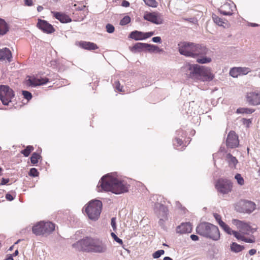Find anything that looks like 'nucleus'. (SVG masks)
<instances>
[{
    "mask_svg": "<svg viewBox=\"0 0 260 260\" xmlns=\"http://www.w3.org/2000/svg\"><path fill=\"white\" fill-rule=\"evenodd\" d=\"M155 34L154 31H150L148 32H145V38L146 39L151 37Z\"/></svg>",
    "mask_w": 260,
    "mask_h": 260,
    "instance_id": "obj_56",
    "label": "nucleus"
},
{
    "mask_svg": "<svg viewBox=\"0 0 260 260\" xmlns=\"http://www.w3.org/2000/svg\"><path fill=\"white\" fill-rule=\"evenodd\" d=\"M111 226L114 230H115L116 228V218L114 217H113L111 219Z\"/></svg>",
    "mask_w": 260,
    "mask_h": 260,
    "instance_id": "obj_54",
    "label": "nucleus"
},
{
    "mask_svg": "<svg viewBox=\"0 0 260 260\" xmlns=\"http://www.w3.org/2000/svg\"><path fill=\"white\" fill-rule=\"evenodd\" d=\"M187 77L194 80L210 82L214 78L210 68L197 64H186L182 68Z\"/></svg>",
    "mask_w": 260,
    "mask_h": 260,
    "instance_id": "obj_2",
    "label": "nucleus"
},
{
    "mask_svg": "<svg viewBox=\"0 0 260 260\" xmlns=\"http://www.w3.org/2000/svg\"><path fill=\"white\" fill-rule=\"evenodd\" d=\"M51 14L61 23H68L72 21L71 18L65 14L54 11H51Z\"/></svg>",
    "mask_w": 260,
    "mask_h": 260,
    "instance_id": "obj_20",
    "label": "nucleus"
},
{
    "mask_svg": "<svg viewBox=\"0 0 260 260\" xmlns=\"http://www.w3.org/2000/svg\"><path fill=\"white\" fill-rule=\"evenodd\" d=\"M152 40L154 43H160L161 38L160 37H154L152 38Z\"/></svg>",
    "mask_w": 260,
    "mask_h": 260,
    "instance_id": "obj_57",
    "label": "nucleus"
},
{
    "mask_svg": "<svg viewBox=\"0 0 260 260\" xmlns=\"http://www.w3.org/2000/svg\"><path fill=\"white\" fill-rule=\"evenodd\" d=\"M165 253L164 250H158L152 254V256L154 258H158Z\"/></svg>",
    "mask_w": 260,
    "mask_h": 260,
    "instance_id": "obj_40",
    "label": "nucleus"
},
{
    "mask_svg": "<svg viewBox=\"0 0 260 260\" xmlns=\"http://www.w3.org/2000/svg\"><path fill=\"white\" fill-rule=\"evenodd\" d=\"M130 185L125 180L117 178L113 174L103 176L99 182L98 191H111L119 194L128 191Z\"/></svg>",
    "mask_w": 260,
    "mask_h": 260,
    "instance_id": "obj_1",
    "label": "nucleus"
},
{
    "mask_svg": "<svg viewBox=\"0 0 260 260\" xmlns=\"http://www.w3.org/2000/svg\"><path fill=\"white\" fill-rule=\"evenodd\" d=\"M9 181V179L2 178V181L0 183L1 185H3L6 184Z\"/></svg>",
    "mask_w": 260,
    "mask_h": 260,
    "instance_id": "obj_59",
    "label": "nucleus"
},
{
    "mask_svg": "<svg viewBox=\"0 0 260 260\" xmlns=\"http://www.w3.org/2000/svg\"><path fill=\"white\" fill-rule=\"evenodd\" d=\"M147 43H137L133 47H130L131 51L133 53L146 51Z\"/></svg>",
    "mask_w": 260,
    "mask_h": 260,
    "instance_id": "obj_24",
    "label": "nucleus"
},
{
    "mask_svg": "<svg viewBox=\"0 0 260 260\" xmlns=\"http://www.w3.org/2000/svg\"><path fill=\"white\" fill-rule=\"evenodd\" d=\"M244 249V247L243 246H241L235 242H233L231 245V251L235 253L242 251Z\"/></svg>",
    "mask_w": 260,
    "mask_h": 260,
    "instance_id": "obj_29",
    "label": "nucleus"
},
{
    "mask_svg": "<svg viewBox=\"0 0 260 260\" xmlns=\"http://www.w3.org/2000/svg\"><path fill=\"white\" fill-rule=\"evenodd\" d=\"M159 218V220L158 223H159V225L161 226H164L165 221L168 220V216H166V218H165V217H160Z\"/></svg>",
    "mask_w": 260,
    "mask_h": 260,
    "instance_id": "obj_51",
    "label": "nucleus"
},
{
    "mask_svg": "<svg viewBox=\"0 0 260 260\" xmlns=\"http://www.w3.org/2000/svg\"><path fill=\"white\" fill-rule=\"evenodd\" d=\"M217 191L222 194H227L231 191L233 187L232 182L226 179L218 180L215 185Z\"/></svg>",
    "mask_w": 260,
    "mask_h": 260,
    "instance_id": "obj_9",
    "label": "nucleus"
},
{
    "mask_svg": "<svg viewBox=\"0 0 260 260\" xmlns=\"http://www.w3.org/2000/svg\"><path fill=\"white\" fill-rule=\"evenodd\" d=\"M240 75H246L250 72V69L246 67H238Z\"/></svg>",
    "mask_w": 260,
    "mask_h": 260,
    "instance_id": "obj_38",
    "label": "nucleus"
},
{
    "mask_svg": "<svg viewBox=\"0 0 260 260\" xmlns=\"http://www.w3.org/2000/svg\"><path fill=\"white\" fill-rule=\"evenodd\" d=\"M214 217L215 218L216 220L218 222L219 225L220 226L221 225V222H223V221L221 220V216L217 213H214Z\"/></svg>",
    "mask_w": 260,
    "mask_h": 260,
    "instance_id": "obj_50",
    "label": "nucleus"
},
{
    "mask_svg": "<svg viewBox=\"0 0 260 260\" xmlns=\"http://www.w3.org/2000/svg\"><path fill=\"white\" fill-rule=\"evenodd\" d=\"M121 5L123 6V7H128L129 5V3L127 1H123L122 2V4Z\"/></svg>",
    "mask_w": 260,
    "mask_h": 260,
    "instance_id": "obj_60",
    "label": "nucleus"
},
{
    "mask_svg": "<svg viewBox=\"0 0 260 260\" xmlns=\"http://www.w3.org/2000/svg\"><path fill=\"white\" fill-rule=\"evenodd\" d=\"M225 151V149H224V147H221L220 148V149H219V150L218 151V153H214V154H213V159H215L217 157V155H218V154H219V153L222 152H223V151Z\"/></svg>",
    "mask_w": 260,
    "mask_h": 260,
    "instance_id": "obj_53",
    "label": "nucleus"
},
{
    "mask_svg": "<svg viewBox=\"0 0 260 260\" xmlns=\"http://www.w3.org/2000/svg\"><path fill=\"white\" fill-rule=\"evenodd\" d=\"M208 49L204 46L194 44L193 52L191 53V57L197 58L199 56L205 55L208 53Z\"/></svg>",
    "mask_w": 260,
    "mask_h": 260,
    "instance_id": "obj_13",
    "label": "nucleus"
},
{
    "mask_svg": "<svg viewBox=\"0 0 260 260\" xmlns=\"http://www.w3.org/2000/svg\"><path fill=\"white\" fill-rule=\"evenodd\" d=\"M182 143H183V142H182V140L177 138L175 139V141L174 142V145L175 147L176 148V149H180L179 148H178V147L181 146Z\"/></svg>",
    "mask_w": 260,
    "mask_h": 260,
    "instance_id": "obj_43",
    "label": "nucleus"
},
{
    "mask_svg": "<svg viewBox=\"0 0 260 260\" xmlns=\"http://www.w3.org/2000/svg\"><path fill=\"white\" fill-rule=\"evenodd\" d=\"M38 174L39 172L36 168H31L29 171V175L30 176L37 177L38 176Z\"/></svg>",
    "mask_w": 260,
    "mask_h": 260,
    "instance_id": "obj_45",
    "label": "nucleus"
},
{
    "mask_svg": "<svg viewBox=\"0 0 260 260\" xmlns=\"http://www.w3.org/2000/svg\"><path fill=\"white\" fill-rule=\"evenodd\" d=\"M9 30V27L6 21L0 18V35L3 36Z\"/></svg>",
    "mask_w": 260,
    "mask_h": 260,
    "instance_id": "obj_28",
    "label": "nucleus"
},
{
    "mask_svg": "<svg viewBox=\"0 0 260 260\" xmlns=\"http://www.w3.org/2000/svg\"><path fill=\"white\" fill-rule=\"evenodd\" d=\"M221 225L220 227L229 235H232L235 231L232 230V229L224 222H221Z\"/></svg>",
    "mask_w": 260,
    "mask_h": 260,
    "instance_id": "obj_33",
    "label": "nucleus"
},
{
    "mask_svg": "<svg viewBox=\"0 0 260 260\" xmlns=\"http://www.w3.org/2000/svg\"><path fill=\"white\" fill-rule=\"evenodd\" d=\"M111 236L112 238L114 239V240L117 242V243L122 244V240L119 238L114 233H112L111 234Z\"/></svg>",
    "mask_w": 260,
    "mask_h": 260,
    "instance_id": "obj_49",
    "label": "nucleus"
},
{
    "mask_svg": "<svg viewBox=\"0 0 260 260\" xmlns=\"http://www.w3.org/2000/svg\"><path fill=\"white\" fill-rule=\"evenodd\" d=\"M199 56L200 57L198 58L197 59V61L199 63L204 64L211 61V58L210 57L204 56V55Z\"/></svg>",
    "mask_w": 260,
    "mask_h": 260,
    "instance_id": "obj_32",
    "label": "nucleus"
},
{
    "mask_svg": "<svg viewBox=\"0 0 260 260\" xmlns=\"http://www.w3.org/2000/svg\"><path fill=\"white\" fill-rule=\"evenodd\" d=\"M235 8L236 6L233 2L225 3L220 7L218 10L221 14L224 15L230 16L233 14Z\"/></svg>",
    "mask_w": 260,
    "mask_h": 260,
    "instance_id": "obj_15",
    "label": "nucleus"
},
{
    "mask_svg": "<svg viewBox=\"0 0 260 260\" xmlns=\"http://www.w3.org/2000/svg\"><path fill=\"white\" fill-rule=\"evenodd\" d=\"M129 38L136 41L146 39L145 32L138 30H135L131 32L129 35Z\"/></svg>",
    "mask_w": 260,
    "mask_h": 260,
    "instance_id": "obj_27",
    "label": "nucleus"
},
{
    "mask_svg": "<svg viewBox=\"0 0 260 260\" xmlns=\"http://www.w3.org/2000/svg\"><path fill=\"white\" fill-rule=\"evenodd\" d=\"M242 122L244 124L246 125L247 127H248L251 123V120L250 119L243 118Z\"/></svg>",
    "mask_w": 260,
    "mask_h": 260,
    "instance_id": "obj_52",
    "label": "nucleus"
},
{
    "mask_svg": "<svg viewBox=\"0 0 260 260\" xmlns=\"http://www.w3.org/2000/svg\"><path fill=\"white\" fill-rule=\"evenodd\" d=\"M232 235H233L237 239L241 240L242 241H243V239L244 238V236L243 235L244 234H242L237 231H234V232L233 233V234Z\"/></svg>",
    "mask_w": 260,
    "mask_h": 260,
    "instance_id": "obj_42",
    "label": "nucleus"
},
{
    "mask_svg": "<svg viewBox=\"0 0 260 260\" xmlns=\"http://www.w3.org/2000/svg\"><path fill=\"white\" fill-rule=\"evenodd\" d=\"M114 87L115 89L118 91H122L123 86L120 85L119 81H116L114 83Z\"/></svg>",
    "mask_w": 260,
    "mask_h": 260,
    "instance_id": "obj_48",
    "label": "nucleus"
},
{
    "mask_svg": "<svg viewBox=\"0 0 260 260\" xmlns=\"http://www.w3.org/2000/svg\"><path fill=\"white\" fill-rule=\"evenodd\" d=\"M13 256L12 254H8L7 255V258L5 260H13Z\"/></svg>",
    "mask_w": 260,
    "mask_h": 260,
    "instance_id": "obj_63",
    "label": "nucleus"
},
{
    "mask_svg": "<svg viewBox=\"0 0 260 260\" xmlns=\"http://www.w3.org/2000/svg\"><path fill=\"white\" fill-rule=\"evenodd\" d=\"M12 53L9 49L5 48L0 50V60L11 61Z\"/></svg>",
    "mask_w": 260,
    "mask_h": 260,
    "instance_id": "obj_22",
    "label": "nucleus"
},
{
    "mask_svg": "<svg viewBox=\"0 0 260 260\" xmlns=\"http://www.w3.org/2000/svg\"><path fill=\"white\" fill-rule=\"evenodd\" d=\"M37 27L44 32L51 34L55 31L53 26L44 20L39 19Z\"/></svg>",
    "mask_w": 260,
    "mask_h": 260,
    "instance_id": "obj_16",
    "label": "nucleus"
},
{
    "mask_svg": "<svg viewBox=\"0 0 260 260\" xmlns=\"http://www.w3.org/2000/svg\"><path fill=\"white\" fill-rule=\"evenodd\" d=\"M33 150L34 147L32 146H28L25 149L22 150L21 152L24 156L27 157Z\"/></svg>",
    "mask_w": 260,
    "mask_h": 260,
    "instance_id": "obj_36",
    "label": "nucleus"
},
{
    "mask_svg": "<svg viewBox=\"0 0 260 260\" xmlns=\"http://www.w3.org/2000/svg\"><path fill=\"white\" fill-rule=\"evenodd\" d=\"M22 94L25 99H27V100H30L32 98L31 93L27 91H23Z\"/></svg>",
    "mask_w": 260,
    "mask_h": 260,
    "instance_id": "obj_47",
    "label": "nucleus"
},
{
    "mask_svg": "<svg viewBox=\"0 0 260 260\" xmlns=\"http://www.w3.org/2000/svg\"><path fill=\"white\" fill-rule=\"evenodd\" d=\"M235 178L236 179L238 183L240 185H243L244 184V180L243 178L241 176V174H237Z\"/></svg>",
    "mask_w": 260,
    "mask_h": 260,
    "instance_id": "obj_39",
    "label": "nucleus"
},
{
    "mask_svg": "<svg viewBox=\"0 0 260 260\" xmlns=\"http://www.w3.org/2000/svg\"><path fill=\"white\" fill-rule=\"evenodd\" d=\"M226 142L227 147L231 148H235L238 146V138L234 131H231L229 133Z\"/></svg>",
    "mask_w": 260,
    "mask_h": 260,
    "instance_id": "obj_14",
    "label": "nucleus"
},
{
    "mask_svg": "<svg viewBox=\"0 0 260 260\" xmlns=\"http://www.w3.org/2000/svg\"><path fill=\"white\" fill-rule=\"evenodd\" d=\"M13 90L7 85L0 86V100L4 105H8L14 98Z\"/></svg>",
    "mask_w": 260,
    "mask_h": 260,
    "instance_id": "obj_7",
    "label": "nucleus"
},
{
    "mask_svg": "<svg viewBox=\"0 0 260 260\" xmlns=\"http://www.w3.org/2000/svg\"><path fill=\"white\" fill-rule=\"evenodd\" d=\"M256 250L254 249H250L249 251V254L250 255H253L254 254H255L256 253Z\"/></svg>",
    "mask_w": 260,
    "mask_h": 260,
    "instance_id": "obj_62",
    "label": "nucleus"
},
{
    "mask_svg": "<svg viewBox=\"0 0 260 260\" xmlns=\"http://www.w3.org/2000/svg\"><path fill=\"white\" fill-rule=\"evenodd\" d=\"M232 222L236 226L240 232L244 235H248L249 233H253L256 231V229L251 228L249 223L244 221L234 219L232 220Z\"/></svg>",
    "mask_w": 260,
    "mask_h": 260,
    "instance_id": "obj_8",
    "label": "nucleus"
},
{
    "mask_svg": "<svg viewBox=\"0 0 260 260\" xmlns=\"http://www.w3.org/2000/svg\"><path fill=\"white\" fill-rule=\"evenodd\" d=\"M212 19L215 23L220 26H222L224 28L229 26L228 21L226 19L221 18L215 14L212 15Z\"/></svg>",
    "mask_w": 260,
    "mask_h": 260,
    "instance_id": "obj_25",
    "label": "nucleus"
},
{
    "mask_svg": "<svg viewBox=\"0 0 260 260\" xmlns=\"http://www.w3.org/2000/svg\"><path fill=\"white\" fill-rule=\"evenodd\" d=\"M55 230V224L51 222L40 221L32 228V233L37 236L48 235Z\"/></svg>",
    "mask_w": 260,
    "mask_h": 260,
    "instance_id": "obj_6",
    "label": "nucleus"
},
{
    "mask_svg": "<svg viewBox=\"0 0 260 260\" xmlns=\"http://www.w3.org/2000/svg\"><path fill=\"white\" fill-rule=\"evenodd\" d=\"M144 19L156 24H161L163 23L161 14L156 12L146 13Z\"/></svg>",
    "mask_w": 260,
    "mask_h": 260,
    "instance_id": "obj_11",
    "label": "nucleus"
},
{
    "mask_svg": "<svg viewBox=\"0 0 260 260\" xmlns=\"http://www.w3.org/2000/svg\"><path fill=\"white\" fill-rule=\"evenodd\" d=\"M176 231L180 234L189 233L192 231V225L189 222L182 223L177 228Z\"/></svg>",
    "mask_w": 260,
    "mask_h": 260,
    "instance_id": "obj_21",
    "label": "nucleus"
},
{
    "mask_svg": "<svg viewBox=\"0 0 260 260\" xmlns=\"http://www.w3.org/2000/svg\"><path fill=\"white\" fill-rule=\"evenodd\" d=\"M246 98L249 105L253 106L260 105V91L255 90L248 92Z\"/></svg>",
    "mask_w": 260,
    "mask_h": 260,
    "instance_id": "obj_12",
    "label": "nucleus"
},
{
    "mask_svg": "<svg viewBox=\"0 0 260 260\" xmlns=\"http://www.w3.org/2000/svg\"><path fill=\"white\" fill-rule=\"evenodd\" d=\"M131 21V18L128 16H126L124 17L120 21V24L121 25H125L127 24L128 23H129Z\"/></svg>",
    "mask_w": 260,
    "mask_h": 260,
    "instance_id": "obj_41",
    "label": "nucleus"
},
{
    "mask_svg": "<svg viewBox=\"0 0 260 260\" xmlns=\"http://www.w3.org/2000/svg\"><path fill=\"white\" fill-rule=\"evenodd\" d=\"M73 246L78 250L97 253H103L107 251L106 242L98 238L86 237L77 241Z\"/></svg>",
    "mask_w": 260,
    "mask_h": 260,
    "instance_id": "obj_3",
    "label": "nucleus"
},
{
    "mask_svg": "<svg viewBox=\"0 0 260 260\" xmlns=\"http://www.w3.org/2000/svg\"><path fill=\"white\" fill-rule=\"evenodd\" d=\"M196 231L198 234L214 241H217L220 238L218 227L209 223H201L197 227Z\"/></svg>",
    "mask_w": 260,
    "mask_h": 260,
    "instance_id": "obj_4",
    "label": "nucleus"
},
{
    "mask_svg": "<svg viewBox=\"0 0 260 260\" xmlns=\"http://www.w3.org/2000/svg\"><path fill=\"white\" fill-rule=\"evenodd\" d=\"M241 206V212L250 214L256 209V205L252 201H244L242 203Z\"/></svg>",
    "mask_w": 260,
    "mask_h": 260,
    "instance_id": "obj_17",
    "label": "nucleus"
},
{
    "mask_svg": "<svg viewBox=\"0 0 260 260\" xmlns=\"http://www.w3.org/2000/svg\"><path fill=\"white\" fill-rule=\"evenodd\" d=\"M239 73L238 67L233 68L230 71V75L234 78L238 77L240 75Z\"/></svg>",
    "mask_w": 260,
    "mask_h": 260,
    "instance_id": "obj_34",
    "label": "nucleus"
},
{
    "mask_svg": "<svg viewBox=\"0 0 260 260\" xmlns=\"http://www.w3.org/2000/svg\"><path fill=\"white\" fill-rule=\"evenodd\" d=\"M194 43L188 42H182L178 44L179 53L187 57H190L193 52Z\"/></svg>",
    "mask_w": 260,
    "mask_h": 260,
    "instance_id": "obj_10",
    "label": "nucleus"
},
{
    "mask_svg": "<svg viewBox=\"0 0 260 260\" xmlns=\"http://www.w3.org/2000/svg\"><path fill=\"white\" fill-rule=\"evenodd\" d=\"M254 110L252 109L247 108H239L237 109L236 112L239 114H250Z\"/></svg>",
    "mask_w": 260,
    "mask_h": 260,
    "instance_id": "obj_31",
    "label": "nucleus"
},
{
    "mask_svg": "<svg viewBox=\"0 0 260 260\" xmlns=\"http://www.w3.org/2000/svg\"><path fill=\"white\" fill-rule=\"evenodd\" d=\"M190 238L193 241H197L199 240V237L198 236L196 235H190Z\"/></svg>",
    "mask_w": 260,
    "mask_h": 260,
    "instance_id": "obj_61",
    "label": "nucleus"
},
{
    "mask_svg": "<svg viewBox=\"0 0 260 260\" xmlns=\"http://www.w3.org/2000/svg\"><path fill=\"white\" fill-rule=\"evenodd\" d=\"M145 4L149 7L156 8L158 3L155 0H143Z\"/></svg>",
    "mask_w": 260,
    "mask_h": 260,
    "instance_id": "obj_35",
    "label": "nucleus"
},
{
    "mask_svg": "<svg viewBox=\"0 0 260 260\" xmlns=\"http://www.w3.org/2000/svg\"><path fill=\"white\" fill-rule=\"evenodd\" d=\"M26 82L29 86L35 87L46 84L49 82L47 78H37L36 77H29Z\"/></svg>",
    "mask_w": 260,
    "mask_h": 260,
    "instance_id": "obj_19",
    "label": "nucleus"
},
{
    "mask_svg": "<svg viewBox=\"0 0 260 260\" xmlns=\"http://www.w3.org/2000/svg\"><path fill=\"white\" fill-rule=\"evenodd\" d=\"M79 46L83 49L88 50H94L98 48V46L92 42L83 41L79 42Z\"/></svg>",
    "mask_w": 260,
    "mask_h": 260,
    "instance_id": "obj_23",
    "label": "nucleus"
},
{
    "mask_svg": "<svg viewBox=\"0 0 260 260\" xmlns=\"http://www.w3.org/2000/svg\"><path fill=\"white\" fill-rule=\"evenodd\" d=\"M106 30L109 33H113L114 31L115 28L114 26L111 24H107L106 26Z\"/></svg>",
    "mask_w": 260,
    "mask_h": 260,
    "instance_id": "obj_44",
    "label": "nucleus"
},
{
    "mask_svg": "<svg viewBox=\"0 0 260 260\" xmlns=\"http://www.w3.org/2000/svg\"><path fill=\"white\" fill-rule=\"evenodd\" d=\"M147 47L146 51H148L150 52H160L162 51V49H160L158 46L156 45L147 44Z\"/></svg>",
    "mask_w": 260,
    "mask_h": 260,
    "instance_id": "obj_30",
    "label": "nucleus"
},
{
    "mask_svg": "<svg viewBox=\"0 0 260 260\" xmlns=\"http://www.w3.org/2000/svg\"><path fill=\"white\" fill-rule=\"evenodd\" d=\"M154 210L157 214L158 217L168 216V209L163 204L159 203H155L154 204Z\"/></svg>",
    "mask_w": 260,
    "mask_h": 260,
    "instance_id": "obj_18",
    "label": "nucleus"
},
{
    "mask_svg": "<svg viewBox=\"0 0 260 260\" xmlns=\"http://www.w3.org/2000/svg\"><path fill=\"white\" fill-rule=\"evenodd\" d=\"M25 6H31L33 5L34 3L32 0H24Z\"/></svg>",
    "mask_w": 260,
    "mask_h": 260,
    "instance_id": "obj_55",
    "label": "nucleus"
},
{
    "mask_svg": "<svg viewBox=\"0 0 260 260\" xmlns=\"http://www.w3.org/2000/svg\"><path fill=\"white\" fill-rule=\"evenodd\" d=\"M102 203L99 200L90 201L85 208V211L91 220H97L101 214Z\"/></svg>",
    "mask_w": 260,
    "mask_h": 260,
    "instance_id": "obj_5",
    "label": "nucleus"
},
{
    "mask_svg": "<svg viewBox=\"0 0 260 260\" xmlns=\"http://www.w3.org/2000/svg\"><path fill=\"white\" fill-rule=\"evenodd\" d=\"M258 25L256 23H249L248 26H252V27H256Z\"/></svg>",
    "mask_w": 260,
    "mask_h": 260,
    "instance_id": "obj_64",
    "label": "nucleus"
},
{
    "mask_svg": "<svg viewBox=\"0 0 260 260\" xmlns=\"http://www.w3.org/2000/svg\"><path fill=\"white\" fill-rule=\"evenodd\" d=\"M40 157H41V156L39 154H38L36 152L34 153L30 157L31 162L33 164H36L38 163V159Z\"/></svg>",
    "mask_w": 260,
    "mask_h": 260,
    "instance_id": "obj_37",
    "label": "nucleus"
},
{
    "mask_svg": "<svg viewBox=\"0 0 260 260\" xmlns=\"http://www.w3.org/2000/svg\"><path fill=\"white\" fill-rule=\"evenodd\" d=\"M225 159L230 168H236L238 161L235 156H233L231 153H228L226 154Z\"/></svg>",
    "mask_w": 260,
    "mask_h": 260,
    "instance_id": "obj_26",
    "label": "nucleus"
},
{
    "mask_svg": "<svg viewBox=\"0 0 260 260\" xmlns=\"http://www.w3.org/2000/svg\"><path fill=\"white\" fill-rule=\"evenodd\" d=\"M6 198L7 200L11 201L14 200L13 196L10 193H7L6 195Z\"/></svg>",
    "mask_w": 260,
    "mask_h": 260,
    "instance_id": "obj_58",
    "label": "nucleus"
},
{
    "mask_svg": "<svg viewBox=\"0 0 260 260\" xmlns=\"http://www.w3.org/2000/svg\"><path fill=\"white\" fill-rule=\"evenodd\" d=\"M243 241L246 243H253L255 242V240L254 237L252 236V237L249 238L244 237V239H243Z\"/></svg>",
    "mask_w": 260,
    "mask_h": 260,
    "instance_id": "obj_46",
    "label": "nucleus"
}]
</instances>
